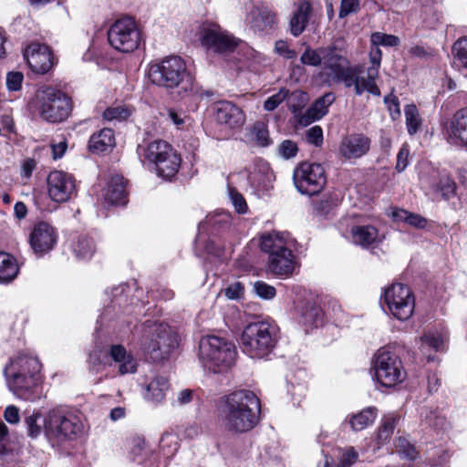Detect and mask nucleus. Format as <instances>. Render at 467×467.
<instances>
[{"mask_svg": "<svg viewBox=\"0 0 467 467\" xmlns=\"http://www.w3.org/2000/svg\"><path fill=\"white\" fill-rule=\"evenodd\" d=\"M181 162V156L172 149L155 165L156 172L160 177L171 180L177 174Z\"/></svg>", "mask_w": 467, "mask_h": 467, "instance_id": "obj_31", "label": "nucleus"}, {"mask_svg": "<svg viewBox=\"0 0 467 467\" xmlns=\"http://www.w3.org/2000/svg\"><path fill=\"white\" fill-rule=\"evenodd\" d=\"M372 364L375 378L383 387H394L406 379L402 362L389 346L380 348L376 352Z\"/></svg>", "mask_w": 467, "mask_h": 467, "instance_id": "obj_8", "label": "nucleus"}, {"mask_svg": "<svg viewBox=\"0 0 467 467\" xmlns=\"http://www.w3.org/2000/svg\"><path fill=\"white\" fill-rule=\"evenodd\" d=\"M450 138L467 146V108L457 111L450 124Z\"/></svg>", "mask_w": 467, "mask_h": 467, "instance_id": "obj_32", "label": "nucleus"}, {"mask_svg": "<svg viewBox=\"0 0 467 467\" xmlns=\"http://www.w3.org/2000/svg\"><path fill=\"white\" fill-rule=\"evenodd\" d=\"M297 152V144L292 140H285L278 146V153L283 159L289 160L295 158Z\"/></svg>", "mask_w": 467, "mask_h": 467, "instance_id": "obj_54", "label": "nucleus"}, {"mask_svg": "<svg viewBox=\"0 0 467 467\" xmlns=\"http://www.w3.org/2000/svg\"><path fill=\"white\" fill-rule=\"evenodd\" d=\"M293 181L299 192L315 195L319 193L326 185L327 176L321 164L305 161L295 168Z\"/></svg>", "mask_w": 467, "mask_h": 467, "instance_id": "obj_10", "label": "nucleus"}, {"mask_svg": "<svg viewBox=\"0 0 467 467\" xmlns=\"http://www.w3.org/2000/svg\"><path fill=\"white\" fill-rule=\"evenodd\" d=\"M278 338L276 326L266 321L250 323L243 330L241 348L252 358H267L275 348Z\"/></svg>", "mask_w": 467, "mask_h": 467, "instance_id": "obj_4", "label": "nucleus"}, {"mask_svg": "<svg viewBox=\"0 0 467 467\" xmlns=\"http://www.w3.org/2000/svg\"><path fill=\"white\" fill-rule=\"evenodd\" d=\"M216 410L218 421L225 431L242 434L259 422L261 404L253 391L238 389L221 397Z\"/></svg>", "mask_w": 467, "mask_h": 467, "instance_id": "obj_1", "label": "nucleus"}, {"mask_svg": "<svg viewBox=\"0 0 467 467\" xmlns=\"http://www.w3.org/2000/svg\"><path fill=\"white\" fill-rule=\"evenodd\" d=\"M296 267H298V263L293 250H285L277 256L268 257L267 271L275 275L289 277Z\"/></svg>", "mask_w": 467, "mask_h": 467, "instance_id": "obj_22", "label": "nucleus"}, {"mask_svg": "<svg viewBox=\"0 0 467 467\" xmlns=\"http://www.w3.org/2000/svg\"><path fill=\"white\" fill-rule=\"evenodd\" d=\"M382 53L379 48H373L369 52L370 66L366 70V76H361V67H350L349 65L335 75L330 83H344L346 88H354L358 96L362 95L365 91L373 96L379 97L380 90L376 83L379 77Z\"/></svg>", "mask_w": 467, "mask_h": 467, "instance_id": "obj_5", "label": "nucleus"}, {"mask_svg": "<svg viewBox=\"0 0 467 467\" xmlns=\"http://www.w3.org/2000/svg\"><path fill=\"white\" fill-rule=\"evenodd\" d=\"M378 416V410L375 407H368L361 411L348 415L344 424H348L354 431H359L373 424Z\"/></svg>", "mask_w": 467, "mask_h": 467, "instance_id": "obj_30", "label": "nucleus"}, {"mask_svg": "<svg viewBox=\"0 0 467 467\" xmlns=\"http://www.w3.org/2000/svg\"><path fill=\"white\" fill-rule=\"evenodd\" d=\"M229 197L238 213H245L247 212V204L244 196L234 188H229Z\"/></svg>", "mask_w": 467, "mask_h": 467, "instance_id": "obj_56", "label": "nucleus"}, {"mask_svg": "<svg viewBox=\"0 0 467 467\" xmlns=\"http://www.w3.org/2000/svg\"><path fill=\"white\" fill-rule=\"evenodd\" d=\"M353 244L368 248L380 243L378 229L373 225H355L351 228Z\"/></svg>", "mask_w": 467, "mask_h": 467, "instance_id": "obj_28", "label": "nucleus"}, {"mask_svg": "<svg viewBox=\"0 0 467 467\" xmlns=\"http://www.w3.org/2000/svg\"><path fill=\"white\" fill-rule=\"evenodd\" d=\"M85 432V423L80 415L55 409L45 417V436L53 446L74 441Z\"/></svg>", "mask_w": 467, "mask_h": 467, "instance_id": "obj_7", "label": "nucleus"}, {"mask_svg": "<svg viewBox=\"0 0 467 467\" xmlns=\"http://www.w3.org/2000/svg\"><path fill=\"white\" fill-rule=\"evenodd\" d=\"M108 40L119 52H132L139 47L140 33L132 18L123 17L109 27Z\"/></svg>", "mask_w": 467, "mask_h": 467, "instance_id": "obj_11", "label": "nucleus"}, {"mask_svg": "<svg viewBox=\"0 0 467 467\" xmlns=\"http://www.w3.org/2000/svg\"><path fill=\"white\" fill-rule=\"evenodd\" d=\"M370 41L372 43L373 48H379V46L383 47H396L400 43V39L398 36L393 35H388L381 32H375L370 36Z\"/></svg>", "mask_w": 467, "mask_h": 467, "instance_id": "obj_47", "label": "nucleus"}, {"mask_svg": "<svg viewBox=\"0 0 467 467\" xmlns=\"http://www.w3.org/2000/svg\"><path fill=\"white\" fill-rule=\"evenodd\" d=\"M358 459V453L353 448H348L342 452L339 459V467H349Z\"/></svg>", "mask_w": 467, "mask_h": 467, "instance_id": "obj_62", "label": "nucleus"}, {"mask_svg": "<svg viewBox=\"0 0 467 467\" xmlns=\"http://www.w3.org/2000/svg\"><path fill=\"white\" fill-rule=\"evenodd\" d=\"M148 452L149 449L147 448L146 441L143 438L135 437L132 439L130 453L133 461L140 460L143 456H146Z\"/></svg>", "mask_w": 467, "mask_h": 467, "instance_id": "obj_55", "label": "nucleus"}, {"mask_svg": "<svg viewBox=\"0 0 467 467\" xmlns=\"http://www.w3.org/2000/svg\"><path fill=\"white\" fill-rule=\"evenodd\" d=\"M253 288L256 296L264 300H271L276 294L275 288L264 281L254 282Z\"/></svg>", "mask_w": 467, "mask_h": 467, "instance_id": "obj_53", "label": "nucleus"}, {"mask_svg": "<svg viewBox=\"0 0 467 467\" xmlns=\"http://www.w3.org/2000/svg\"><path fill=\"white\" fill-rule=\"evenodd\" d=\"M212 109L216 122L229 129H239L245 121L244 111L231 101H218L213 105Z\"/></svg>", "mask_w": 467, "mask_h": 467, "instance_id": "obj_16", "label": "nucleus"}, {"mask_svg": "<svg viewBox=\"0 0 467 467\" xmlns=\"http://www.w3.org/2000/svg\"><path fill=\"white\" fill-rule=\"evenodd\" d=\"M140 333V350L151 362L167 360L178 347L176 334L164 323L147 320L142 324Z\"/></svg>", "mask_w": 467, "mask_h": 467, "instance_id": "obj_2", "label": "nucleus"}, {"mask_svg": "<svg viewBox=\"0 0 467 467\" xmlns=\"http://www.w3.org/2000/svg\"><path fill=\"white\" fill-rule=\"evenodd\" d=\"M399 420L400 418L395 414H388L381 419L377 433L379 445L384 444L389 441Z\"/></svg>", "mask_w": 467, "mask_h": 467, "instance_id": "obj_38", "label": "nucleus"}, {"mask_svg": "<svg viewBox=\"0 0 467 467\" xmlns=\"http://www.w3.org/2000/svg\"><path fill=\"white\" fill-rule=\"evenodd\" d=\"M323 47L317 49H312L307 47L300 57V61L304 65L318 67L322 64L323 60Z\"/></svg>", "mask_w": 467, "mask_h": 467, "instance_id": "obj_50", "label": "nucleus"}, {"mask_svg": "<svg viewBox=\"0 0 467 467\" xmlns=\"http://www.w3.org/2000/svg\"><path fill=\"white\" fill-rule=\"evenodd\" d=\"M321 54H323L324 69L329 70L325 81L330 84V80L334 78L335 75L345 69L349 65V61L336 46L324 47Z\"/></svg>", "mask_w": 467, "mask_h": 467, "instance_id": "obj_23", "label": "nucleus"}, {"mask_svg": "<svg viewBox=\"0 0 467 467\" xmlns=\"http://www.w3.org/2000/svg\"><path fill=\"white\" fill-rule=\"evenodd\" d=\"M47 193L52 201L64 202L76 192L74 177L62 171H51L47 179Z\"/></svg>", "mask_w": 467, "mask_h": 467, "instance_id": "obj_14", "label": "nucleus"}, {"mask_svg": "<svg viewBox=\"0 0 467 467\" xmlns=\"http://www.w3.org/2000/svg\"><path fill=\"white\" fill-rule=\"evenodd\" d=\"M335 95L332 92L326 93L317 99L309 108L320 119L323 118L328 110V107L334 102Z\"/></svg>", "mask_w": 467, "mask_h": 467, "instance_id": "obj_46", "label": "nucleus"}, {"mask_svg": "<svg viewBox=\"0 0 467 467\" xmlns=\"http://www.w3.org/2000/svg\"><path fill=\"white\" fill-rule=\"evenodd\" d=\"M296 6L289 26L291 34L294 36H298L305 31L308 24L312 13V6L307 0H298Z\"/></svg>", "mask_w": 467, "mask_h": 467, "instance_id": "obj_27", "label": "nucleus"}, {"mask_svg": "<svg viewBox=\"0 0 467 467\" xmlns=\"http://www.w3.org/2000/svg\"><path fill=\"white\" fill-rule=\"evenodd\" d=\"M289 95V90L282 88L279 91L270 96L264 103V109L266 111L275 110Z\"/></svg>", "mask_w": 467, "mask_h": 467, "instance_id": "obj_52", "label": "nucleus"}, {"mask_svg": "<svg viewBox=\"0 0 467 467\" xmlns=\"http://www.w3.org/2000/svg\"><path fill=\"white\" fill-rule=\"evenodd\" d=\"M306 137L308 143L319 147L322 145L324 140L323 130L320 126H313L307 130Z\"/></svg>", "mask_w": 467, "mask_h": 467, "instance_id": "obj_57", "label": "nucleus"}, {"mask_svg": "<svg viewBox=\"0 0 467 467\" xmlns=\"http://www.w3.org/2000/svg\"><path fill=\"white\" fill-rule=\"evenodd\" d=\"M231 215L229 213H220L213 215H209L206 218L204 223H200L199 227H203L205 223L211 224L213 226L221 225V224H228L230 222Z\"/></svg>", "mask_w": 467, "mask_h": 467, "instance_id": "obj_59", "label": "nucleus"}, {"mask_svg": "<svg viewBox=\"0 0 467 467\" xmlns=\"http://www.w3.org/2000/svg\"><path fill=\"white\" fill-rule=\"evenodd\" d=\"M286 99L290 110L296 114L306 104L307 95L303 91L296 90L291 94L289 93Z\"/></svg>", "mask_w": 467, "mask_h": 467, "instance_id": "obj_51", "label": "nucleus"}, {"mask_svg": "<svg viewBox=\"0 0 467 467\" xmlns=\"http://www.w3.org/2000/svg\"><path fill=\"white\" fill-rule=\"evenodd\" d=\"M202 45L214 53L233 51L237 40L217 24L205 25L201 30Z\"/></svg>", "mask_w": 467, "mask_h": 467, "instance_id": "obj_13", "label": "nucleus"}, {"mask_svg": "<svg viewBox=\"0 0 467 467\" xmlns=\"http://www.w3.org/2000/svg\"><path fill=\"white\" fill-rule=\"evenodd\" d=\"M236 348L230 340L217 337L205 336L199 343V358L204 368L221 373L230 368L235 361Z\"/></svg>", "mask_w": 467, "mask_h": 467, "instance_id": "obj_6", "label": "nucleus"}, {"mask_svg": "<svg viewBox=\"0 0 467 467\" xmlns=\"http://www.w3.org/2000/svg\"><path fill=\"white\" fill-rule=\"evenodd\" d=\"M112 362L118 367L119 375L132 374L137 370V361L121 345H112L109 351Z\"/></svg>", "mask_w": 467, "mask_h": 467, "instance_id": "obj_25", "label": "nucleus"}, {"mask_svg": "<svg viewBox=\"0 0 467 467\" xmlns=\"http://www.w3.org/2000/svg\"><path fill=\"white\" fill-rule=\"evenodd\" d=\"M193 391L191 389H182L177 393L176 399L172 401L173 406H183L192 400Z\"/></svg>", "mask_w": 467, "mask_h": 467, "instance_id": "obj_63", "label": "nucleus"}, {"mask_svg": "<svg viewBox=\"0 0 467 467\" xmlns=\"http://www.w3.org/2000/svg\"><path fill=\"white\" fill-rule=\"evenodd\" d=\"M25 423L27 430V434L31 438L38 437L42 432L45 433V418L38 412H33L31 415L26 417Z\"/></svg>", "mask_w": 467, "mask_h": 467, "instance_id": "obj_42", "label": "nucleus"}, {"mask_svg": "<svg viewBox=\"0 0 467 467\" xmlns=\"http://www.w3.org/2000/svg\"><path fill=\"white\" fill-rule=\"evenodd\" d=\"M190 76L184 60L179 56H170L152 64L149 69L150 81L167 89H173L182 84Z\"/></svg>", "mask_w": 467, "mask_h": 467, "instance_id": "obj_9", "label": "nucleus"}, {"mask_svg": "<svg viewBox=\"0 0 467 467\" xmlns=\"http://www.w3.org/2000/svg\"><path fill=\"white\" fill-rule=\"evenodd\" d=\"M275 50L279 56L287 59L296 57V52L289 47L287 42L283 40L275 42Z\"/></svg>", "mask_w": 467, "mask_h": 467, "instance_id": "obj_61", "label": "nucleus"}, {"mask_svg": "<svg viewBox=\"0 0 467 467\" xmlns=\"http://www.w3.org/2000/svg\"><path fill=\"white\" fill-rule=\"evenodd\" d=\"M24 76L21 72L12 71L6 75V87L8 90L16 91L21 88Z\"/></svg>", "mask_w": 467, "mask_h": 467, "instance_id": "obj_58", "label": "nucleus"}, {"mask_svg": "<svg viewBox=\"0 0 467 467\" xmlns=\"http://www.w3.org/2000/svg\"><path fill=\"white\" fill-rule=\"evenodd\" d=\"M19 267L14 256L7 253H0V283L12 282L17 275Z\"/></svg>", "mask_w": 467, "mask_h": 467, "instance_id": "obj_36", "label": "nucleus"}, {"mask_svg": "<svg viewBox=\"0 0 467 467\" xmlns=\"http://www.w3.org/2000/svg\"><path fill=\"white\" fill-rule=\"evenodd\" d=\"M452 52L458 65L467 68V36L462 37L454 43Z\"/></svg>", "mask_w": 467, "mask_h": 467, "instance_id": "obj_49", "label": "nucleus"}, {"mask_svg": "<svg viewBox=\"0 0 467 467\" xmlns=\"http://www.w3.org/2000/svg\"><path fill=\"white\" fill-rule=\"evenodd\" d=\"M410 150L407 144H404L397 156L396 170L399 172L403 171L409 165Z\"/></svg>", "mask_w": 467, "mask_h": 467, "instance_id": "obj_60", "label": "nucleus"}, {"mask_svg": "<svg viewBox=\"0 0 467 467\" xmlns=\"http://www.w3.org/2000/svg\"><path fill=\"white\" fill-rule=\"evenodd\" d=\"M41 364L37 358L27 354H19L10 360L5 373L10 374H39Z\"/></svg>", "mask_w": 467, "mask_h": 467, "instance_id": "obj_26", "label": "nucleus"}, {"mask_svg": "<svg viewBox=\"0 0 467 467\" xmlns=\"http://www.w3.org/2000/svg\"><path fill=\"white\" fill-rule=\"evenodd\" d=\"M423 348L429 347L435 351L445 350L446 338L439 333H429L421 337Z\"/></svg>", "mask_w": 467, "mask_h": 467, "instance_id": "obj_48", "label": "nucleus"}, {"mask_svg": "<svg viewBox=\"0 0 467 467\" xmlns=\"http://www.w3.org/2000/svg\"><path fill=\"white\" fill-rule=\"evenodd\" d=\"M246 24L255 33H268L276 25V14L267 6L252 5L245 17Z\"/></svg>", "mask_w": 467, "mask_h": 467, "instance_id": "obj_17", "label": "nucleus"}, {"mask_svg": "<svg viewBox=\"0 0 467 467\" xmlns=\"http://www.w3.org/2000/svg\"><path fill=\"white\" fill-rule=\"evenodd\" d=\"M370 147V140L358 133L344 137L339 145V153L347 160L358 159L365 155Z\"/></svg>", "mask_w": 467, "mask_h": 467, "instance_id": "obj_21", "label": "nucleus"}, {"mask_svg": "<svg viewBox=\"0 0 467 467\" xmlns=\"http://www.w3.org/2000/svg\"><path fill=\"white\" fill-rule=\"evenodd\" d=\"M132 113V109L126 105H117L108 108L104 113L103 118L107 120H126Z\"/></svg>", "mask_w": 467, "mask_h": 467, "instance_id": "obj_44", "label": "nucleus"}, {"mask_svg": "<svg viewBox=\"0 0 467 467\" xmlns=\"http://www.w3.org/2000/svg\"><path fill=\"white\" fill-rule=\"evenodd\" d=\"M71 250L78 259L91 258L96 250L94 240L87 234L78 235L71 241Z\"/></svg>", "mask_w": 467, "mask_h": 467, "instance_id": "obj_35", "label": "nucleus"}, {"mask_svg": "<svg viewBox=\"0 0 467 467\" xmlns=\"http://www.w3.org/2000/svg\"><path fill=\"white\" fill-rule=\"evenodd\" d=\"M171 150L172 147L168 142L156 140L147 144H140L137 148V153L142 161H148L155 166Z\"/></svg>", "mask_w": 467, "mask_h": 467, "instance_id": "obj_24", "label": "nucleus"}, {"mask_svg": "<svg viewBox=\"0 0 467 467\" xmlns=\"http://www.w3.org/2000/svg\"><path fill=\"white\" fill-rule=\"evenodd\" d=\"M421 421L426 425L433 429L442 428L445 424V418L441 414L438 410H432L428 407H424L420 412Z\"/></svg>", "mask_w": 467, "mask_h": 467, "instance_id": "obj_41", "label": "nucleus"}, {"mask_svg": "<svg viewBox=\"0 0 467 467\" xmlns=\"http://www.w3.org/2000/svg\"><path fill=\"white\" fill-rule=\"evenodd\" d=\"M383 299L391 315L397 319L407 320L412 316L415 299L409 286L393 284L385 290Z\"/></svg>", "mask_w": 467, "mask_h": 467, "instance_id": "obj_12", "label": "nucleus"}, {"mask_svg": "<svg viewBox=\"0 0 467 467\" xmlns=\"http://www.w3.org/2000/svg\"><path fill=\"white\" fill-rule=\"evenodd\" d=\"M104 198L109 204H123L125 202V182L121 176H114L110 179L104 190Z\"/></svg>", "mask_w": 467, "mask_h": 467, "instance_id": "obj_33", "label": "nucleus"}, {"mask_svg": "<svg viewBox=\"0 0 467 467\" xmlns=\"http://www.w3.org/2000/svg\"><path fill=\"white\" fill-rule=\"evenodd\" d=\"M24 57L32 71L37 74L47 73L54 66V56L50 48L40 43H31L24 51Z\"/></svg>", "mask_w": 467, "mask_h": 467, "instance_id": "obj_15", "label": "nucleus"}, {"mask_svg": "<svg viewBox=\"0 0 467 467\" xmlns=\"http://www.w3.org/2000/svg\"><path fill=\"white\" fill-rule=\"evenodd\" d=\"M296 240L286 232H272L261 237V250L268 254V257L277 256L285 250L294 249Z\"/></svg>", "mask_w": 467, "mask_h": 467, "instance_id": "obj_18", "label": "nucleus"}, {"mask_svg": "<svg viewBox=\"0 0 467 467\" xmlns=\"http://www.w3.org/2000/svg\"><path fill=\"white\" fill-rule=\"evenodd\" d=\"M169 389V379L164 376H156L145 385L143 397L146 400L158 404L164 400Z\"/></svg>", "mask_w": 467, "mask_h": 467, "instance_id": "obj_29", "label": "nucleus"}, {"mask_svg": "<svg viewBox=\"0 0 467 467\" xmlns=\"http://www.w3.org/2000/svg\"><path fill=\"white\" fill-rule=\"evenodd\" d=\"M252 139L260 147H267L272 144L267 126L264 122H255L251 129Z\"/></svg>", "mask_w": 467, "mask_h": 467, "instance_id": "obj_43", "label": "nucleus"}, {"mask_svg": "<svg viewBox=\"0 0 467 467\" xmlns=\"http://www.w3.org/2000/svg\"><path fill=\"white\" fill-rule=\"evenodd\" d=\"M358 6V0H342L339 10V17L343 18L348 16L350 13L355 12Z\"/></svg>", "mask_w": 467, "mask_h": 467, "instance_id": "obj_64", "label": "nucleus"}, {"mask_svg": "<svg viewBox=\"0 0 467 467\" xmlns=\"http://www.w3.org/2000/svg\"><path fill=\"white\" fill-rule=\"evenodd\" d=\"M431 186L435 192L441 193L444 199H450L455 194L456 183L445 171H438L437 179L431 182Z\"/></svg>", "mask_w": 467, "mask_h": 467, "instance_id": "obj_37", "label": "nucleus"}, {"mask_svg": "<svg viewBox=\"0 0 467 467\" xmlns=\"http://www.w3.org/2000/svg\"><path fill=\"white\" fill-rule=\"evenodd\" d=\"M8 388L23 400L33 399V389L38 385L39 374L5 373Z\"/></svg>", "mask_w": 467, "mask_h": 467, "instance_id": "obj_20", "label": "nucleus"}, {"mask_svg": "<svg viewBox=\"0 0 467 467\" xmlns=\"http://www.w3.org/2000/svg\"><path fill=\"white\" fill-rule=\"evenodd\" d=\"M29 105L43 120L49 123H60L66 120L72 110L70 98L50 86L38 88Z\"/></svg>", "mask_w": 467, "mask_h": 467, "instance_id": "obj_3", "label": "nucleus"}, {"mask_svg": "<svg viewBox=\"0 0 467 467\" xmlns=\"http://www.w3.org/2000/svg\"><path fill=\"white\" fill-rule=\"evenodd\" d=\"M29 241L36 254H44L54 248L57 243V234L49 223L41 222L35 225Z\"/></svg>", "mask_w": 467, "mask_h": 467, "instance_id": "obj_19", "label": "nucleus"}, {"mask_svg": "<svg viewBox=\"0 0 467 467\" xmlns=\"http://www.w3.org/2000/svg\"><path fill=\"white\" fill-rule=\"evenodd\" d=\"M115 145L114 132L111 129H102L93 134L88 142L89 150L93 153L104 152Z\"/></svg>", "mask_w": 467, "mask_h": 467, "instance_id": "obj_34", "label": "nucleus"}, {"mask_svg": "<svg viewBox=\"0 0 467 467\" xmlns=\"http://www.w3.org/2000/svg\"><path fill=\"white\" fill-rule=\"evenodd\" d=\"M392 217L395 221L405 222L410 225L422 229L427 225V220L420 214L409 213L403 209H395L392 212Z\"/></svg>", "mask_w": 467, "mask_h": 467, "instance_id": "obj_40", "label": "nucleus"}, {"mask_svg": "<svg viewBox=\"0 0 467 467\" xmlns=\"http://www.w3.org/2000/svg\"><path fill=\"white\" fill-rule=\"evenodd\" d=\"M322 321V311L319 306L314 304H306L304 306L299 323L306 327H317Z\"/></svg>", "mask_w": 467, "mask_h": 467, "instance_id": "obj_39", "label": "nucleus"}, {"mask_svg": "<svg viewBox=\"0 0 467 467\" xmlns=\"http://www.w3.org/2000/svg\"><path fill=\"white\" fill-rule=\"evenodd\" d=\"M404 111L408 132L410 135H413L419 130L420 126V119L419 116L418 109L415 105L410 104L405 107Z\"/></svg>", "mask_w": 467, "mask_h": 467, "instance_id": "obj_45", "label": "nucleus"}]
</instances>
